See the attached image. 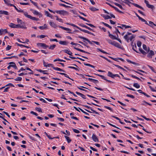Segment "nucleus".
<instances>
[{
	"mask_svg": "<svg viewBox=\"0 0 156 156\" xmlns=\"http://www.w3.org/2000/svg\"><path fill=\"white\" fill-rule=\"evenodd\" d=\"M53 69L56 70L61 71H62L63 72H65L64 70L60 69V68H58V67H53Z\"/></svg>",
	"mask_w": 156,
	"mask_h": 156,
	"instance_id": "obj_26",
	"label": "nucleus"
},
{
	"mask_svg": "<svg viewBox=\"0 0 156 156\" xmlns=\"http://www.w3.org/2000/svg\"><path fill=\"white\" fill-rule=\"evenodd\" d=\"M96 75L99 76H100V77H101L102 79H104V80H106V81L109 82H110V83H113V82L109 80H108L107 79H106V78H105V77L104 76H103V75H100V74H95Z\"/></svg>",
	"mask_w": 156,
	"mask_h": 156,
	"instance_id": "obj_5",
	"label": "nucleus"
},
{
	"mask_svg": "<svg viewBox=\"0 0 156 156\" xmlns=\"http://www.w3.org/2000/svg\"><path fill=\"white\" fill-rule=\"evenodd\" d=\"M9 33L6 29H2L0 30V35L2 34H5V33Z\"/></svg>",
	"mask_w": 156,
	"mask_h": 156,
	"instance_id": "obj_3",
	"label": "nucleus"
},
{
	"mask_svg": "<svg viewBox=\"0 0 156 156\" xmlns=\"http://www.w3.org/2000/svg\"><path fill=\"white\" fill-rule=\"evenodd\" d=\"M64 30H65L69 31L68 32V33H72L70 32V31H71V30L70 29L65 27Z\"/></svg>",
	"mask_w": 156,
	"mask_h": 156,
	"instance_id": "obj_49",
	"label": "nucleus"
},
{
	"mask_svg": "<svg viewBox=\"0 0 156 156\" xmlns=\"http://www.w3.org/2000/svg\"><path fill=\"white\" fill-rule=\"evenodd\" d=\"M148 8H151L152 9H154V5L150 4H149L148 6H147Z\"/></svg>",
	"mask_w": 156,
	"mask_h": 156,
	"instance_id": "obj_45",
	"label": "nucleus"
},
{
	"mask_svg": "<svg viewBox=\"0 0 156 156\" xmlns=\"http://www.w3.org/2000/svg\"><path fill=\"white\" fill-rule=\"evenodd\" d=\"M86 79L88 80H89L92 81L94 83H99L98 80H95V79L90 78H86Z\"/></svg>",
	"mask_w": 156,
	"mask_h": 156,
	"instance_id": "obj_7",
	"label": "nucleus"
},
{
	"mask_svg": "<svg viewBox=\"0 0 156 156\" xmlns=\"http://www.w3.org/2000/svg\"><path fill=\"white\" fill-rule=\"evenodd\" d=\"M104 18L105 19H108L111 18V17L110 16L108 15H106L105 17Z\"/></svg>",
	"mask_w": 156,
	"mask_h": 156,
	"instance_id": "obj_60",
	"label": "nucleus"
},
{
	"mask_svg": "<svg viewBox=\"0 0 156 156\" xmlns=\"http://www.w3.org/2000/svg\"><path fill=\"white\" fill-rule=\"evenodd\" d=\"M35 109L37 111H38L39 112H42V110H41V109L40 108H38V107H36L35 108Z\"/></svg>",
	"mask_w": 156,
	"mask_h": 156,
	"instance_id": "obj_48",
	"label": "nucleus"
},
{
	"mask_svg": "<svg viewBox=\"0 0 156 156\" xmlns=\"http://www.w3.org/2000/svg\"><path fill=\"white\" fill-rule=\"evenodd\" d=\"M97 49V50H98L99 51H101V52H102V53H105V54H107V53L106 52H105V51H104L103 50L100 49V48H98Z\"/></svg>",
	"mask_w": 156,
	"mask_h": 156,
	"instance_id": "obj_53",
	"label": "nucleus"
},
{
	"mask_svg": "<svg viewBox=\"0 0 156 156\" xmlns=\"http://www.w3.org/2000/svg\"><path fill=\"white\" fill-rule=\"evenodd\" d=\"M78 37H79L80 38H81V39H82L83 40H85L87 41H88V40H89L88 39H87L85 37H82V36H79Z\"/></svg>",
	"mask_w": 156,
	"mask_h": 156,
	"instance_id": "obj_43",
	"label": "nucleus"
},
{
	"mask_svg": "<svg viewBox=\"0 0 156 156\" xmlns=\"http://www.w3.org/2000/svg\"><path fill=\"white\" fill-rule=\"evenodd\" d=\"M67 14H68V12L66 11L63 10H61V15H65Z\"/></svg>",
	"mask_w": 156,
	"mask_h": 156,
	"instance_id": "obj_31",
	"label": "nucleus"
},
{
	"mask_svg": "<svg viewBox=\"0 0 156 156\" xmlns=\"http://www.w3.org/2000/svg\"><path fill=\"white\" fill-rule=\"evenodd\" d=\"M109 36L110 37V38L112 39L115 40L116 39V37L115 36H114L113 35L109 34Z\"/></svg>",
	"mask_w": 156,
	"mask_h": 156,
	"instance_id": "obj_22",
	"label": "nucleus"
},
{
	"mask_svg": "<svg viewBox=\"0 0 156 156\" xmlns=\"http://www.w3.org/2000/svg\"><path fill=\"white\" fill-rule=\"evenodd\" d=\"M57 73H59L61 75H63L64 76L67 78H68L69 79H70V80H72L73 81V79L70 78L69 76H68V75L66 74L65 73H58V72Z\"/></svg>",
	"mask_w": 156,
	"mask_h": 156,
	"instance_id": "obj_15",
	"label": "nucleus"
},
{
	"mask_svg": "<svg viewBox=\"0 0 156 156\" xmlns=\"http://www.w3.org/2000/svg\"><path fill=\"white\" fill-rule=\"evenodd\" d=\"M55 17L57 18L56 20L60 22L63 23L62 20L60 18H58V16H55Z\"/></svg>",
	"mask_w": 156,
	"mask_h": 156,
	"instance_id": "obj_52",
	"label": "nucleus"
},
{
	"mask_svg": "<svg viewBox=\"0 0 156 156\" xmlns=\"http://www.w3.org/2000/svg\"><path fill=\"white\" fill-rule=\"evenodd\" d=\"M30 113L33 115H34L36 116L38 115V114L37 113L34 112L33 111H31L30 112Z\"/></svg>",
	"mask_w": 156,
	"mask_h": 156,
	"instance_id": "obj_64",
	"label": "nucleus"
},
{
	"mask_svg": "<svg viewBox=\"0 0 156 156\" xmlns=\"http://www.w3.org/2000/svg\"><path fill=\"white\" fill-rule=\"evenodd\" d=\"M56 47V45L55 44H53L51 45L49 47V48L50 49L53 50V49Z\"/></svg>",
	"mask_w": 156,
	"mask_h": 156,
	"instance_id": "obj_36",
	"label": "nucleus"
},
{
	"mask_svg": "<svg viewBox=\"0 0 156 156\" xmlns=\"http://www.w3.org/2000/svg\"><path fill=\"white\" fill-rule=\"evenodd\" d=\"M90 9L91 11H95L98 10V9L93 7L90 8Z\"/></svg>",
	"mask_w": 156,
	"mask_h": 156,
	"instance_id": "obj_44",
	"label": "nucleus"
},
{
	"mask_svg": "<svg viewBox=\"0 0 156 156\" xmlns=\"http://www.w3.org/2000/svg\"><path fill=\"white\" fill-rule=\"evenodd\" d=\"M59 43L60 44L63 45H67L68 44V42L66 41H60Z\"/></svg>",
	"mask_w": 156,
	"mask_h": 156,
	"instance_id": "obj_11",
	"label": "nucleus"
},
{
	"mask_svg": "<svg viewBox=\"0 0 156 156\" xmlns=\"http://www.w3.org/2000/svg\"><path fill=\"white\" fill-rule=\"evenodd\" d=\"M126 96L127 97H130L132 98H135L134 96H133V95H130V94H127L126 95Z\"/></svg>",
	"mask_w": 156,
	"mask_h": 156,
	"instance_id": "obj_61",
	"label": "nucleus"
},
{
	"mask_svg": "<svg viewBox=\"0 0 156 156\" xmlns=\"http://www.w3.org/2000/svg\"><path fill=\"white\" fill-rule=\"evenodd\" d=\"M82 31L85 33H87L88 34H92V35H94V34H93L90 32H89V31L87 30H82Z\"/></svg>",
	"mask_w": 156,
	"mask_h": 156,
	"instance_id": "obj_34",
	"label": "nucleus"
},
{
	"mask_svg": "<svg viewBox=\"0 0 156 156\" xmlns=\"http://www.w3.org/2000/svg\"><path fill=\"white\" fill-rule=\"evenodd\" d=\"M10 64H12L10 65L11 67H15V66H16V64L14 62H10L9 63Z\"/></svg>",
	"mask_w": 156,
	"mask_h": 156,
	"instance_id": "obj_46",
	"label": "nucleus"
},
{
	"mask_svg": "<svg viewBox=\"0 0 156 156\" xmlns=\"http://www.w3.org/2000/svg\"><path fill=\"white\" fill-rule=\"evenodd\" d=\"M140 116L142 117V118H144V119H146V120H147V121H150V120H152L153 121V122H154V121L152 119H150L149 118H146V117H145V116L142 115H140Z\"/></svg>",
	"mask_w": 156,
	"mask_h": 156,
	"instance_id": "obj_28",
	"label": "nucleus"
},
{
	"mask_svg": "<svg viewBox=\"0 0 156 156\" xmlns=\"http://www.w3.org/2000/svg\"><path fill=\"white\" fill-rule=\"evenodd\" d=\"M143 48L146 51L147 53H148L149 52L150 48L149 47L147 48L146 45L143 44Z\"/></svg>",
	"mask_w": 156,
	"mask_h": 156,
	"instance_id": "obj_8",
	"label": "nucleus"
},
{
	"mask_svg": "<svg viewBox=\"0 0 156 156\" xmlns=\"http://www.w3.org/2000/svg\"><path fill=\"white\" fill-rule=\"evenodd\" d=\"M135 37V36L134 35H132L131 37L129 38V40L130 41H132V40Z\"/></svg>",
	"mask_w": 156,
	"mask_h": 156,
	"instance_id": "obj_50",
	"label": "nucleus"
},
{
	"mask_svg": "<svg viewBox=\"0 0 156 156\" xmlns=\"http://www.w3.org/2000/svg\"><path fill=\"white\" fill-rule=\"evenodd\" d=\"M49 24L51 26L53 27L56 28L57 27V25L53 22H49Z\"/></svg>",
	"mask_w": 156,
	"mask_h": 156,
	"instance_id": "obj_16",
	"label": "nucleus"
},
{
	"mask_svg": "<svg viewBox=\"0 0 156 156\" xmlns=\"http://www.w3.org/2000/svg\"><path fill=\"white\" fill-rule=\"evenodd\" d=\"M16 24L12 23H10L9 25V27L12 28H16Z\"/></svg>",
	"mask_w": 156,
	"mask_h": 156,
	"instance_id": "obj_24",
	"label": "nucleus"
},
{
	"mask_svg": "<svg viewBox=\"0 0 156 156\" xmlns=\"http://www.w3.org/2000/svg\"><path fill=\"white\" fill-rule=\"evenodd\" d=\"M106 41L108 42V43L109 44L113 45L114 43V41H112L111 40L108 39H106Z\"/></svg>",
	"mask_w": 156,
	"mask_h": 156,
	"instance_id": "obj_29",
	"label": "nucleus"
},
{
	"mask_svg": "<svg viewBox=\"0 0 156 156\" xmlns=\"http://www.w3.org/2000/svg\"><path fill=\"white\" fill-rule=\"evenodd\" d=\"M74 48L77 50H78V51H80L81 52H83V53H87V54H90V53L88 52H87V51H86L83 50H82V49H79V48H76V47H74Z\"/></svg>",
	"mask_w": 156,
	"mask_h": 156,
	"instance_id": "obj_12",
	"label": "nucleus"
},
{
	"mask_svg": "<svg viewBox=\"0 0 156 156\" xmlns=\"http://www.w3.org/2000/svg\"><path fill=\"white\" fill-rule=\"evenodd\" d=\"M11 46L8 45L7 46V47L6 48V51H8L11 49Z\"/></svg>",
	"mask_w": 156,
	"mask_h": 156,
	"instance_id": "obj_54",
	"label": "nucleus"
},
{
	"mask_svg": "<svg viewBox=\"0 0 156 156\" xmlns=\"http://www.w3.org/2000/svg\"><path fill=\"white\" fill-rule=\"evenodd\" d=\"M30 1L32 3H33L34 5L35 6H36V7H37V4L36 2H33L32 0H30Z\"/></svg>",
	"mask_w": 156,
	"mask_h": 156,
	"instance_id": "obj_63",
	"label": "nucleus"
},
{
	"mask_svg": "<svg viewBox=\"0 0 156 156\" xmlns=\"http://www.w3.org/2000/svg\"><path fill=\"white\" fill-rule=\"evenodd\" d=\"M128 35H127L126 34L125 35L124 37V39L127 41V42H129V39L128 38Z\"/></svg>",
	"mask_w": 156,
	"mask_h": 156,
	"instance_id": "obj_33",
	"label": "nucleus"
},
{
	"mask_svg": "<svg viewBox=\"0 0 156 156\" xmlns=\"http://www.w3.org/2000/svg\"><path fill=\"white\" fill-rule=\"evenodd\" d=\"M102 23H103L105 26L107 27H109V28H110V29H111L112 28V27L111 26H109L108 24L106 23H105L104 22H102Z\"/></svg>",
	"mask_w": 156,
	"mask_h": 156,
	"instance_id": "obj_42",
	"label": "nucleus"
},
{
	"mask_svg": "<svg viewBox=\"0 0 156 156\" xmlns=\"http://www.w3.org/2000/svg\"><path fill=\"white\" fill-rule=\"evenodd\" d=\"M17 21L18 23H19V24L23 25H25L24 23L19 18H17Z\"/></svg>",
	"mask_w": 156,
	"mask_h": 156,
	"instance_id": "obj_13",
	"label": "nucleus"
},
{
	"mask_svg": "<svg viewBox=\"0 0 156 156\" xmlns=\"http://www.w3.org/2000/svg\"><path fill=\"white\" fill-rule=\"evenodd\" d=\"M113 45L115 46L116 47H117L119 48H121V45L119 44L118 43L116 42H114Z\"/></svg>",
	"mask_w": 156,
	"mask_h": 156,
	"instance_id": "obj_14",
	"label": "nucleus"
},
{
	"mask_svg": "<svg viewBox=\"0 0 156 156\" xmlns=\"http://www.w3.org/2000/svg\"><path fill=\"white\" fill-rule=\"evenodd\" d=\"M23 28L26 29H27V27H26L25 25H23L20 24H16V28Z\"/></svg>",
	"mask_w": 156,
	"mask_h": 156,
	"instance_id": "obj_2",
	"label": "nucleus"
},
{
	"mask_svg": "<svg viewBox=\"0 0 156 156\" xmlns=\"http://www.w3.org/2000/svg\"><path fill=\"white\" fill-rule=\"evenodd\" d=\"M29 19L34 20L38 21L39 20V19L38 18H36L34 17H32L31 16H30Z\"/></svg>",
	"mask_w": 156,
	"mask_h": 156,
	"instance_id": "obj_25",
	"label": "nucleus"
},
{
	"mask_svg": "<svg viewBox=\"0 0 156 156\" xmlns=\"http://www.w3.org/2000/svg\"><path fill=\"white\" fill-rule=\"evenodd\" d=\"M114 74H113L112 72L109 71L108 72V76L112 78H114Z\"/></svg>",
	"mask_w": 156,
	"mask_h": 156,
	"instance_id": "obj_19",
	"label": "nucleus"
},
{
	"mask_svg": "<svg viewBox=\"0 0 156 156\" xmlns=\"http://www.w3.org/2000/svg\"><path fill=\"white\" fill-rule=\"evenodd\" d=\"M139 50L140 53L144 55H146L147 54V52L146 51H144L141 48H139Z\"/></svg>",
	"mask_w": 156,
	"mask_h": 156,
	"instance_id": "obj_18",
	"label": "nucleus"
},
{
	"mask_svg": "<svg viewBox=\"0 0 156 156\" xmlns=\"http://www.w3.org/2000/svg\"><path fill=\"white\" fill-rule=\"evenodd\" d=\"M132 4L134 6H135L139 8L144 10V8L142 7L141 6H140L139 5H138L134 3H132Z\"/></svg>",
	"mask_w": 156,
	"mask_h": 156,
	"instance_id": "obj_20",
	"label": "nucleus"
},
{
	"mask_svg": "<svg viewBox=\"0 0 156 156\" xmlns=\"http://www.w3.org/2000/svg\"><path fill=\"white\" fill-rule=\"evenodd\" d=\"M73 131L76 133H79L80 132L79 130L76 129H73Z\"/></svg>",
	"mask_w": 156,
	"mask_h": 156,
	"instance_id": "obj_59",
	"label": "nucleus"
},
{
	"mask_svg": "<svg viewBox=\"0 0 156 156\" xmlns=\"http://www.w3.org/2000/svg\"><path fill=\"white\" fill-rule=\"evenodd\" d=\"M149 24H148V25H149L151 27H152V25H154L156 26V24H154L153 22H152L151 21H149Z\"/></svg>",
	"mask_w": 156,
	"mask_h": 156,
	"instance_id": "obj_41",
	"label": "nucleus"
},
{
	"mask_svg": "<svg viewBox=\"0 0 156 156\" xmlns=\"http://www.w3.org/2000/svg\"><path fill=\"white\" fill-rule=\"evenodd\" d=\"M124 2H123L127 4H128V3H130L132 4V3H132L129 0H124Z\"/></svg>",
	"mask_w": 156,
	"mask_h": 156,
	"instance_id": "obj_39",
	"label": "nucleus"
},
{
	"mask_svg": "<svg viewBox=\"0 0 156 156\" xmlns=\"http://www.w3.org/2000/svg\"><path fill=\"white\" fill-rule=\"evenodd\" d=\"M63 51L65 53L68 54L69 55H71V56L72 55V53L70 51H69L68 50L65 49V50H63Z\"/></svg>",
	"mask_w": 156,
	"mask_h": 156,
	"instance_id": "obj_10",
	"label": "nucleus"
},
{
	"mask_svg": "<svg viewBox=\"0 0 156 156\" xmlns=\"http://www.w3.org/2000/svg\"><path fill=\"white\" fill-rule=\"evenodd\" d=\"M92 138L94 142H99V140L98 138L95 134H93L92 135Z\"/></svg>",
	"mask_w": 156,
	"mask_h": 156,
	"instance_id": "obj_4",
	"label": "nucleus"
},
{
	"mask_svg": "<svg viewBox=\"0 0 156 156\" xmlns=\"http://www.w3.org/2000/svg\"><path fill=\"white\" fill-rule=\"evenodd\" d=\"M114 4L119 7L120 8L122 9H124L122 5L120 4L117 3H114Z\"/></svg>",
	"mask_w": 156,
	"mask_h": 156,
	"instance_id": "obj_23",
	"label": "nucleus"
},
{
	"mask_svg": "<svg viewBox=\"0 0 156 156\" xmlns=\"http://www.w3.org/2000/svg\"><path fill=\"white\" fill-rule=\"evenodd\" d=\"M20 5H29V3H28L20 2Z\"/></svg>",
	"mask_w": 156,
	"mask_h": 156,
	"instance_id": "obj_57",
	"label": "nucleus"
},
{
	"mask_svg": "<svg viewBox=\"0 0 156 156\" xmlns=\"http://www.w3.org/2000/svg\"><path fill=\"white\" fill-rule=\"evenodd\" d=\"M76 94H77V95H80V96H84V95L80 93H79L78 92H77V91H76Z\"/></svg>",
	"mask_w": 156,
	"mask_h": 156,
	"instance_id": "obj_62",
	"label": "nucleus"
},
{
	"mask_svg": "<svg viewBox=\"0 0 156 156\" xmlns=\"http://www.w3.org/2000/svg\"><path fill=\"white\" fill-rule=\"evenodd\" d=\"M45 14L47 16L49 17H51L52 18V16L50 14V13L47 11H45Z\"/></svg>",
	"mask_w": 156,
	"mask_h": 156,
	"instance_id": "obj_21",
	"label": "nucleus"
},
{
	"mask_svg": "<svg viewBox=\"0 0 156 156\" xmlns=\"http://www.w3.org/2000/svg\"><path fill=\"white\" fill-rule=\"evenodd\" d=\"M39 28L41 30H45L48 29V27L47 25L45 24L43 26L39 27Z\"/></svg>",
	"mask_w": 156,
	"mask_h": 156,
	"instance_id": "obj_9",
	"label": "nucleus"
},
{
	"mask_svg": "<svg viewBox=\"0 0 156 156\" xmlns=\"http://www.w3.org/2000/svg\"><path fill=\"white\" fill-rule=\"evenodd\" d=\"M66 138V139L67 140V142L68 143H69L71 142V140L70 139L69 137L68 136H64Z\"/></svg>",
	"mask_w": 156,
	"mask_h": 156,
	"instance_id": "obj_27",
	"label": "nucleus"
},
{
	"mask_svg": "<svg viewBox=\"0 0 156 156\" xmlns=\"http://www.w3.org/2000/svg\"><path fill=\"white\" fill-rule=\"evenodd\" d=\"M131 76L133 78H135L136 79H137V80H140V81H141V80H140V79L139 78H138V77H137L135 76H134L133 75H131Z\"/></svg>",
	"mask_w": 156,
	"mask_h": 156,
	"instance_id": "obj_51",
	"label": "nucleus"
},
{
	"mask_svg": "<svg viewBox=\"0 0 156 156\" xmlns=\"http://www.w3.org/2000/svg\"><path fill=\"white\" fill-rule=\"evenodd\" d=\"M78 108L84 114L87 115H89L88 113L84 111L83 109L80 108Z\"/></svg>",
	"mask_w": 156,
	"mask_h": 156,
	"instance_id": "obj_38",
	"label": "nucleus"
},
{
	"mask_svg": "<svg viewBox=\"0 0 156 156\" xmlns=\"http://www.w3.org/2000/svg\"><path fill=\"white\" fill-rule=\"evenodd\" d=\"M133 86L137 88H138L140 87V85L137 83H134Z\"/></svg>",
	"mask_w": 156,
	"mask_h": 156,
	"instance_id": "obj_32",
	"label": "nucleus"
},
{
	"mask_svg": "<svg viewBox=\"0 0 156 156\" xmlns=\"http://www.w3.org/2000/svg\"><path fill=\"white\" fill-rule=\"evenodd\" d=\"M22 78L20 77H18L17 78L15 79L16 81H21L22 80Z\"/></svg>",
	"mask_w": 156,
	"mask_h": 156,
	"instance_id": "obj_47",
	"label": "nucleus"
},
{
	"mask_svg": "<svg viewBox=\"0 0 156 156\" xmlns=\"http://www.w3.org/2000/svg\"><path fill=\"white\" fill-rule=\"evenodd\" d=\"M122 27H125L126 28H131V27L129 26H126L125 25L122 24Z\"/></svg>",
	"mask_w": 156,
	"mask_h": 156,
	"instance_id": "obj_55",
	"label": "nucleus"
},
{
	"mask_svg": "<svg viewBox=\"0 0 156 156\" xmlns=\"http://www.w3.org/2000/svg\"><path fill=\"white\" fill-rule=\"evenodd\" d=\"M14 7L15 9L16 10V11L18 12H23V11L21 9H19L20 10L18 9V8H17L15 6H14Z\"/></svg>",
	"mask_w": 156,
	"mask_h": 156,
	"instance_id": "obj_35",
	"label": "nucleus"
},
{
	"mask_svg": "<svg viewBox=\"0 0 156 156\" xmlns=\"http://www.w3.org/2000/svg\"><path fill=\"white\" fill-rule=\"evenodd\" d=\"M141 45V42L140 41H138L137 42V46L140 47Z\"/></svg>",
	"mask_w": 156,
	"mask_h": 156,
	"instance_id": "obj_58",
	"label": "nucleus"
},
{
	"mask_svg": "<svg viewBox=\"0 0 156 156\" xmlns=\"http://www.w3.org/2000/svg\"><path fill=\"white\" fill-rule=\"evenodd\" d=\"M32 11H33V13L35 15H39V17H40L42 16V15L41 13H39L38 12H37L36 10H34L33 9L31 10Z\"/></svg>",
	"mask_w": 156,
	"mask_h": 156,
	"instance_id": "obj_6",
	"label": "nucleus"
},
{
	"mask_svg": "<svg viewBox=\"0 0 156 156\" xmlns=\"http://www.w3.org/2000/svg\"><path fill=\"white\" fill-rule=\"evenodd\" d=\"M86 24L92 27H95L92 24L90 23H86Z\"/></svg>",
	"mask_w": 156,
	"mask_h": 156,
	"instance_id": "obj_56",
	"label": "nucleus"
},
{
	"mask_svg": "<svg viewBox=\"0 0 156 156\" xmlns=\"http://www.w3.org/2000/svg\"><path fill=\"white\" fill-rule=\"evenodd\" d=\"M23 14H24V15H25V16L27 17L28 18H30V17L31 16L28 15L27 12H24Z\"/></svg>",
	"mask_w": 156,
	"mask_h": 156,
	"instance_id": "obj_40",
	"label": "nucleus"
},
{
	"mask_svg": "<svg viewBox=\"0 0 156 156\" xmlns=\"http://www.w3.org/2000/svg\"><path fill=\"white\" fill-rule=\"evenodd\" d=\"M37 45H40L41 47H45V48H48V46L46 45V44L42 43H38L37 44Z\"/></svg>",
	"mask_w": 156,
	"mask_h": 156,
	"instance_id": "obj_17",
	"label": "nucleus"
},
{
	"mask_svg": "<svg viewBox=\"0 0 156 156\" xmlns=\"http://www.w3.org/2000/svg\"><path fill=\"white\" fill-rule=\"evenodd\" d=\"M139 20H141L142 22H144L146 24L148 25V23L146 21V20L141 17H140L139 18Z\"/></svg>",
	"mask_w": 156,
	"mask_h": 156,
	"instance_id": "obj_30",
	"label": "nucleus"
},
{
	"mask_svg": "<svg viewBox=\"0 0 156 156\" xmlns=\"http://www.w3.org/2000/svg\"><path fill=\"white\" fill-rule=\"evenodd\" d=\"M147 53L148 54L147 56L148 58H151L152 56L154 55V52L153 51L150 50L149 52L148 53Z\"/></svg>",
	"mask_w": 156,
	"mask_h": 156,
	"instance_id": "obj_1",
	"label": "nucleus"
},
{
	"mask_svg": "<svg viewBox=\"0 0 156 156\" xmlns=\"http://www.w3.org/2000/svg\"><path fill=\"white\" fill-rule=\"evenodd\" d=\"M2 14H5L6 15H9L8 12L5 11H2Z\"/></svg>",
	"mask_w": 156,
	"mask_h": 156,
	"instance_id": "obj_37",
	"label": "nucleus"
}]
</instances>
